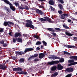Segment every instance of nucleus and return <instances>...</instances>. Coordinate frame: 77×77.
<instances>
[{
  "label": "nucleus",
  "instance_id": "1",
  "mask_svg": "<svg viewBox=\"0 0 77 77\" xmlns=\"http://www.w3.org/2000/svg\"><path fill=\"white\" fill-rule=\"evenodd\" d=\"M27 22V23H26V26L27 27H30L33 29L35 28V26L32 24V21L28 20Z\"/></svg>",
  "mask_w": 77,
  "mask_h": 77
},
{
  "label": "nucleus",
  "instance_id": "2",
  "mask_svg": "<svg viewBox=\"0 0 77 77\" xmlns=\"http://www.w3.org/2000/svg\"><path fill=\"white\" fill-rule=\"evenodd\" d=\"M45 19L43 18H41L40 19L42 23H45V21H46V20L48 21L49 23H52V21L51 19L48 17H45Z\"/></svg>",
  "mask_w": 77,
  "mask_h": 77
},
{
  "label": "nucleus",
  "instance_id": "3",
  "mask_svg": "<svg viewBox=\"0 0 77 77\" xmlns=\"http://www.w3.org/2000/svg\"><path fill=\"white\" fill-rule=\"evenodd\" d=\"M75 61L73 60H68V63H70L68 64V66H72V65H77V62H74Z\"/></svg>",
  "mask_w": 77,
  "mask_h": 77
},
{
  "label": "nucleus",
  "instance_id": "4",
  "mask_svg": "<svg viewBox=\"0 0 77 77\" xmlns=\"http://www.w3.org/2000/svg\"><path fill=\"white\" fill-rule=\"evenodd\" d=\"M9 24L12 25V26L14 25V24L13 23L10 21L5 22L4 23V25L5 26H7L8 25V27H11V26Z\"/></svg>",
  "mask_w": 77,
  "mask_h": 77
},
{
  "label": "nucleus",
  "instance_id": "5",
  "mask_svg": "<svg viewBox=\"0 0 77 77\" xmlns=\"http://www.w3.org/2000/svg\"><path fill=\"white\" fill-rule=\"evenodd\" d=\"M63 15H61L60 16V17L61 18V19H63V20H65V17H66V18L67 17H68L69 16V14H62ZM63 15L64 16H63Z\"/></svg>",
  "mask_w": 77,
  "mask_h": 77
},
{
  "label": "nucleus",
  "instance_id": "6",
  "mask_svg": "<svg viewBox=\"0 0 77 77\" xmlns=\"http://www.w3.org/2000/svg\"><path fill=\"white\" fill-rule=\"evenodd\" d=\"M74 71V69L72 68V67H70L69 68H67L65 71V72H72V71Z\"/></svg>",
  "mask_w": 77,
  "mask_h": 77
},
{
  "label": "nucleus",
  "instance_id": "7",
  "mask_svg": "<svg viewBox=\"0 0 77 77\" xmlns=\"http://www.w3.org/2000/svg\"><path fill=\"white\" fill-rule=\"evenodd\" d=\"M7 4L10 5V9H11L12 11H15V8L13 6L12 4L10 3V2H8Z\"/></svg>",
  "mask_w": 77,
  "mask_h": 77
},
{
  "label": "nucleus",
  "instance_id": "8",
  "mask_svg": "<svg viewBox=\"0 0 77 77\" xmlns=\"http://www.w3.org/2000/svg\"><path fill=\"white\" fill-rule=\"evenodd\" d=\"M13 70L14 71H23V69L20 67H18L17 68H14L13 69Z\"/></svg>",
  "mask_w": 77,
  "mask_h": 77
},
{
  "label": "nucleus",
  "instance_id": "9",
  "mask_svg": "<svg viewBox=\"0 0 77 77\" xmlns=\"http://www.w3.org/2000/svg\"><path fill=\"white\" fill-rule=\"evenodd\" d=\"M58 63V61H53L48 62V64L49 65H55V64H57Z\"/></svg>",
  "mask_w": 77,
  "mask_h": 77
},
{
  "label": "nucleus",
  "instance_id": "10",
  "mask_svg": "<svg viewBox=\"0 0 77 77\" xmlns=\"http://www.w3.org/2000/svg\"><path fill=\"white\" fill-rule=\"evenodd\" d=\"M34 49L33 48H26L24 52L26 53L27 51H33Z\"/></svg>",
  "mask_w": 77,
  "mask_h": 77
},
{
  "label": "nucleus",
  "instance_id": "11",
  "mask_svg": "<svg viewBox=\"0 0 77 77\" xmlns=\"http://www.w3.org/2000/svg\"><path fill=\"white\" fill-rule=\"evenodd\" d=\"M14 5L16 6H18V8H19V9H25V8L24 7H21L19 5V4L18 3H15Z\"/></svg>",
  "mask_w": 77,
  "mask_h": 77
},
{
  "label": "nucleus",
  "instance_id": "12",
  "mask_svg": "<svg viewBox=\"0 0 77 77\" xmlns=\"http://www.w3.org/2000/svg\"><path fill=\"white\" fill-rule=\"evenodd\" d=\"M69 58L71 59H74L75 60H77V56H70Z\"/></svg>",
  "mask_w": 77,
  "mask_h": 77
},
{
  "label": "nucleus",
  "instance_id": "13",
  "mask_svg": "<svg viewBox=\"0 0 77 77\" xmlns=\"http://www.w3.org/2000/svg\"><path fill=\"white\" fill-rule=\"evenodd\" d=\"M36 12L37 14H41V15L44 14V13H43L42 11L39 9H37L36 10Z\"/></svg>",
  "mask_w": 77,
  "mask_h": 77
},
{
  "label": "nucleus",
  "instance_id": "14",
  "mask_svg": "<svg viewBox=\"0 0 77 77\" xmlns=\"http://www.w3.org/2000/svg\"><path fill=\"white\" fill-rule=\"evenodd\" d=\"M45 56V55L43 53H42L39 54V58L40 59H42Z\"/></svg>",
  "mask_w": 77,
  "mask_h": 77
},
{
  "label": "nucleus",
  "instance_id": "15",
  "mask_svg": "<svg viewBox=\"0 0 77 77\" xmlns=\"http://www.w3.org/2000/svg\"><path fill=\"white\" fill-rule=\"evenodd\" d=\"M38 56V54H35L34 55L32 56L31 57H30L29 59L28 60H30L31 59H32V58H33V57H37Z\"/></svg>",
  "mask_w": 77,
  "mask_h": 77
},
{
  "label": "nucleus",
  "instance_id": "16",
  "mask_svg": "<svg viewBox=\"0 0 77 77\" xmlns=\"http://www.w3.org/2000/svg\"><path fill=\"white\" fill-rule=\"evenodd\" d=\"M18 36H21V34L20 33H16L15 34V38H17V37H18Z\"/></svg>",
  "mask_w": 77,
  "mask_h": 77
},
{
  "label": "nucleus",
  "instance_id": "17",
  "mask_svg": "<svg viewBox=\"0 0 77 77\" xmlns=\"http://www.w3.org/2000/svg\"><path fill=\"white\" fill-rule=\"evenodd\" d=\"M65 34L66 35L69 36H72L73 35V34H71V33H69L67 32H65Z\"/></svg>",
  "mask_w": 77,
  "mask_h": 77
},
{
  "label": "nucleus",
  "instance_id": "18",
  "mask_svg": "<svg viewBox=\"0 0 77 77\" xmlns=\"http://www.w3.org/2000/svg\"><path fill=\"white\" fill-rule=\"evenodd\" d=\"M58 7L60 9V10H63V5L61 4H60L58 5Z\"/></svg>",
  "mask_w": 77,
  "mask_h": 77
},
{
  "label": "nucleus",
  "instance_id": "19",
  "mask_svg": "<svg viewBox=\"0 0 77 77\" xmlns=\"http://www.w3.org/2000/svg\"><path fill=\"white\" fill-rule=\"evenodd\" d=\"M64 59L61 58L60 60H59L58 61V63L60 62V63H63L64 62Z\"/></svg>",
  "mask_w": 77,
  "mask_h": 77
},
{
  "label": "nucleus",
  "instance_id": "20",
  "mask_svg": "<svg viewBox=\"0 0 77 77\" xmlns=\"http://www.w3.org/2000/svg\"><path fill=\"white\" fill-rule=\"evenodd\" d=\"M16 54H19L20 55H21L22 54H24V52L23 51L21 52H16Z\"/></svg>",
  "mask_w": 77,
  "mask_h": 77
},
{
  "label": "nucleus",
  "instance_id": "21",
  "mask_svg": "<svg viewBox=\"0 0 77 77\" xmlns=\"http://www.w3.org/2000/svg\"><path fill=\"white\" fill-rule=\"evenodd\" d=\"M18 74H27V72H24V71H20V72H18Z\"/></svg>",
  "mask_w": 77,
  "mask_h": 77
},
{
  "label": "nucleus",
  "instance_id": "22",
  "mask_svg": "<svg viewBox=\"0 0 77 77\" xmlns=\"http://www.w3.org/2000/svg\"><path fill=\"white\" fill-rule=\"evenodd\" d=\"M56 68H57V67L56 66H53L51 68V71H54L56 70Z\"/></svg>",
  "mask_w": 77,
  "mask_h": 77
},
{
  "label": "nucleus",
  "instance_id": "23",
  "mask_svg": "<svg viewBox=\"0 0 77 77\" xmlns=\"http://www.w3.org/2000/svg\"><path fill=\"white\" fill-rule=\"evenodd\" d=\"M6 68V66H3L2 65H0V69H3L4 70L5 69V68Z\"/></svg>",
  "mask_w": 77,
  "mask_h": 77
},
{
  "label": "nucleus",
  "instance_id": "24",
  "mask_svg": "<svg viewBox=\"0 0 77 77\" xmlns=\"http://www.w3.org/2000/svg\"><path fill=\"white\" fill-rule=\"evenodd\" d=\"M64 54H67V55H71V54L68 52L67 51H63Z\"/></svg>",
  "mask_w": 77,
  "mask_h": 77
},
{
  "label": "nucleus",
  "instance_id": "25",
  "mask_svg": "<svg viewBox=\"0 0 77 77\" xmlns=\"http://www.w3.org/2000/svg\"><path fill=\"white\" fill-rule=\"evenodd\" d=\"M63 26L64 29H69V28L68 27V26H67L66 25H63Z\"/></svg>",
  "mask_w": 77,
  "mask_h": 77
},
{
  "label": "nucleus",
  "instance_id": "26",
  "mask_svg": "<svg viewBox=\"0 0 77 77\" xmlns=\"http://www.w3.org/2000/svg\"><path fill=\"white\" fill-rule=\"evenodd\" d=\"M50 5H54V1H50L49 2Z\"/></svg>",
  "mask_w": 77,
  "mask_h": 77
},
{
  "label": "nucleus",
  "instance_id": "27",
  "mask_svg": "<svg viewBox=\"0 0 77 77\" xmlns=\"http://www.w3.org/2000/svg\"><path fill=\"white\" fill-rule=\"evenodd\" d=\"M63 68V67L62 66L58 67V70H62Z\"/></svg>",
  "mask_w": 77,
  "mask_h": 77
},
{
  "label": "nucleus",
  "instance_id": "28",
  "mask_svg": "<svg viewBox=\"0 0 77 77\" xmlns=\"http://www.w3.org/2000/svg\"><path fill=\"white\" fill-rule=\"evenodd\" d=\"M57 74H58V73L57 72H55L53 75V77H56L57 76Z\"/></svg>",
  "mask_w": 77,
  "mask_h": 77
},
{
  "label": "nucleus",
  "instance_id": "29",
  "mask_svg": "<svg viewBox=\"0 0 77 77\" xmlns=\"http://www.w3.org/2000/svg\"><path fill=\"white\" fill-rule=\"evenodd\" d=\"M52 58L53 59V60H55V59H58V57L56 56H53L52 57Z\"/></svg>",
  "mask_w": 77,
  "mask_h": 77
},
{
  "label": "nucleus",
  "instance_id": "30",
  "mask_svg": "<svg viewBox=\"0 0 77 77\" xmlns=\"http://www.w3.org/2000/svg\"><path fill=\"white\" fill-rule=\"evenodd\" d=\"M67 48H74L75 47V46H71L69 45H67Z\"/></svg>",
  "mask_w": 77,
  "mask_h": 77
},
{
  "label": "nucleus",
  "instance_id": "31",
  "mask_svg": "<svg viewBox=\"0 0 77 77\" xmlns=\"http://www.w3.org/2000/svg\"><path fill=\"white\" fill-rule=\"evenodd\" d=\"M17 41L19 42H22V39L21 38H18Z\"/></svg>",
  "mask_w": 77,
  "mask_h": 77
},
{
  "label": "nucleus",
  "instance_id": "32",
  "mask_svg": "<svg viewBox=\"0 0 77 77\" xmlns=\"http://www.w3.org/2000/svg\"><path fill=\"white\" fill-rule=\"evenodd\" d=\"M41 42L39 41L37 42L35 44V45H41Z\"/></svg>",
  "mask_w": 77,
  "mask_h": 77
},
{
  "label": "nucleus",
  "instance_id": "33",
  "mask_svg": "<svg viewBox=\"0 0 77 77\" xmlns=\"http://www.w3.org/2000/svg\"><path fill=\"white\" fill-rule=\"evenodd\" d=\"M58 1L60 3H61V4H63L64 3V2L63 0H58Z\"/></svg>",
  "mask_w": 77,
  "mask_h": 77
},
{
  "label": "nucleus",
  "instance_id": "34",
  "mask_svg": "<svg viewBox=\"0 0 77 77\" xmlns=\"http://www.w3.org/2000/svg\"><path fill=\"white\" fill-rule=\"evenodd\" d=\"M58 12L59 13V14L60 15H62V14L63 12H62V11L61 10H60L58 11Z\"/></svg>",
  "mask_w": 77,
  "mask_h": 77
},
{
  "label": "nucleus",
  "instance_id": "35",
  "mask_svg": "<svg viewBox=\"0 0 77 77\" xmlns=\"http://www.w3.org/2000/svg\"><path fill=\"white\" fill-rule=\"evenodd\" d=\"M2 1H4V2H5L7 4H8V3L9 2V1H7V0H1Z\"/></svg>",
  "mask_w": 77,
  "mask_h": 77
},
{
  "label": "nucleus",
  "instance_id": "36",
  "mask_svg": "<svg viewBox=\"0 0 77 77\" xmlns=\"http://www.w3.org/2000/svg\"><path fill=\"white\" fill-rule=\"evenodd\" d=\"M71 76H72V75L71 74H69L67 75H66L65 76V77H71Z\"/></svg>",
  "mask_w": 77,
  "mask_h": 77
},
{
  "label": "nucleus",
  "instance_id": "37",
  "mask_svg": "<svg viewBox=\"0 0 77 77\" xmlns=\"http://www.w3.org/2000/svg\"><path fill=\"white\" fill-rule=\"evenodd\" d=\"M50 8H51V10L52 11H54V10H55V9H54V8H53L52 6H50Z\"/></svg>",
  "mask_w": 77,
  "mask_h": 77
},
{
  "label": "nucleus",
  "instance_id": "38",
  "mask_svg": "<svg viewBox=\"0 0 77 77\" xmlns=\"http://www.w3.org/2000/svg\"><path fill=\"white\" fill-rule=\"evenodd\" d=\"M73 41H77V37H73Z\"/></svg>",
  "mask_w": 77,
  "mask_h": 77
},
{
  "label": "nucleus",
  "instance_id": "39",
  "mask_svg": "<svg viewBox=\"0 0 77 77\" xmlns=\"http://www.w3.org/2000/svg\"><path fill=\"white\" fill-rule=\"evenodd\" d=\"M48 30L51 31V32H54V30H53V29L52 28H49L48 29Z\"/></svg>",
  "mask_w": 77,
  "mask_h": 77
},
{
  "label": "nucleus",
  "instance_id": "40",
  "mask_svg": "<svg viewBox=\"0 0 77 77\" xmlns=\"http://www.w3.org/2000/svg\"><path fill=\"white\" fill-rule=\"evenodd\" d=\"M24 61V59H20V62H23Z\"/></svg>",
  "mask_w": 77,
  "mask_h": 77
},
{
  "label": "nucleus",
  "instance_id": "41",
  "mask_svg": "<svg viewBox=\"0 0 77 77\" xmlns=\"http://www.w3.org/2000/svg\"><path fill=\"white\" fill-rule=\"evenodd\" d=\"M51 34L53 35L54 36H56V33H55L54 32H51Z\"/></svg>",
  "mask_w": 77,
  "mask_h": 77
},
{
  "label": "nucleus",
  "instance_id": "42",
  "mask_svg": "<svg viewBox=\"0 0 77 77\" xmlns=\"http://www.w3.org/2000/svg\"><path fill=\"white\" fill-rule=\"evenodd\" d=\"M42 42L45 45V46H46L47 45V43L45 42V41H43Z\"/></svg>",
  "mask_w": 77,
  "mask_h": 77
},
{
  "label": "nucleus",
  "instance_id": "43",
  "mask_svg": "<svg viewBox=\"0 0 77 77\" xmlns=\"http://www.w3.org/2000/svg\"><path fill=\"white\" fill-rule=\"evenodd\" d=\"M17 39L16 38L15 39H14V38L13 39V41L14 42H16V41H17Z\"/></svg>",
  "mask_w": 77,
  "mask_h": 77
},
{
  "label": "nucleus",
  "instance_id": "44",
  "mask_svg": "<svg viewBox=\"0 0 77 77\" xmlns=\"http://www.w3.org/2000/svg\"><path fill=\"white\" fill-rule=\"evenodd\" d=\"M0 43L1 44H4V41H3V40H2V41H0Z\"/></svg>",
  "mask_w": 77,
  "mask_h": 77
},
{
  "label": "nucleus",
  "instance_id": "45",
  "mask_svg": "<svg viewBox=\"0 0 77 77\" xmlns=\"http://www.w3.org/2000/svg\"><path fill=\"white\" fill-rule=\"evenodd\" d=\"M34 37L35 38H36L37 39H38L39 38V36L36 35H34Z\"/></svg>",
  "mask_w": 77,
  "mask_h": 77
},
{
  "label": "nucleus",
  "instance_id": "46",
  "mask_svg": "<svg viewBox=\"0 0 77 77\" xmlns=\"http://www.w3.org/2000/svg\"><path fill=\"white\" fill-rule=\"evenodd\" d=\"M3 29H1L0 30V32H3Z\"/></svg>",
  "mask_w": 77,
  "mask_h": 77
},
{
  "label": "nucleus",
  "instance_id": "47",
  "mask_svg": "<svg viewBox=\"0 0 77 77\" xmlns=\"http://www.w3.org/2000/svg\"><path fill=\"white\" fill-rule=\"evenodd\" d=\"M67 21L69 23V22H71V19H68Z\"/></svg>",
  "mask_w": 77,
  "mask_h": 77
},
{
  "label": "nucleus",
  "instance_id": "48",
  "mask_svg": "<svg viewBox=\"0 0 77 77\" xmlns=\"http://www.w3.org/2000/svg\"><path fill=\"white\" fill-rule=\"evenodd\" d=\"M39 8H44V6H42V5H40L39 6Z\"/></svg>",
  "mask_w": 77,
  "mask_h": 77
},
{
  "label": "nucleus",
  "instance_id": "49",
  "mask_svg": "<svg viewBox=\"0 0 77 77\" xmlns=\"http://www.w3.org/2000/svg\"><path fill=\"white\" fill-rule=\"evenodd\" d=\"M23 35L24 37H26L27 36V34H23Z\"/></svg>",
  "mask_w": 77,
  "mask_h": 77
},
{
  "label": "nucleus",
  "instance_id": "50",
  "mask_svg": "<svg viewBox=\"0 0 77 77\" xmlns=\"http://www.w3.org/2000/svg\"><path fill=\"white\" fill-rule=\"evenodd\" d=\"M38 60H39L38 59H35L34 60V61H35V62H36V61H38Z\"/></svg>",
  "mask_w": 77,
  "mask_h": 77
},
{
  "label": "nucleus",
  "instance_id": "51",
  "mask_svg": "<svg viewBox=\"0 0 77 77\" xmlns=\"http://www.w3.org/2000/svg\"><path fill=\"white\" fill-rule=\"evenodd\" d=\"M71 19H72V20H75V19L74 18V17H72L71 18Z\"/></svg>",
  "mask_w": 77,
  "mask_h": 77
},
{
  "label": "nucleus",
  "instance_id": "52",
  "mask_svg": "<svg viewBox=\"0 0 77 77\" xmlns=\"http://www.w3.org/2000/svg\"><path fill=\"white\" fill-rule=\"evenodd\" d=\"M62 66L61 65V64L60 63L58 64V67H59V66Z\"/></svg>",
  "mask_w": 77,
  "mask_h": 77
},
{
  "label": "nucleus",
  "instance_id": "53",
  "mask_svg": "<svg viewBox=\"0 0 77 77\" xmlns=\"http://www.w3.org/2000/svg\"><path fill=\"white\" fill-rule=\"evenodd\" d=\"M40 49V48L39 47H37L36 48V50H39Z\"/></svg>",
  "mask_w": 77,
  "mask_h": 77
},
{
  "label": "nucleus",
  "instance_id": "54",
  "mask_svg": "<svg viewBox=\"0 0 77 77\" xmlns=\"http://www.w3.org/2000/svg\"><path fill=\"white\" fill-rule=\"evenodd\" d=\"M64 46L65 47H67L68 45H64Z\"/></svg>",
  "mask_w": 77,
  "mask_h": 77
},
{
  "label": "nucleus",
  "instance_id": "55",
  "mask_svg": "<svg viewBox=\"0 0 77 77\" xmlns=\"http://www.w3.org/2000/svg\"><path fill=\"white\" fill-rule=\"evenodd\" d=\"M11 33H12V32H9V35H11Z\"/></svg>",
  "mask_w": 77,
  "mask_h": 77
},
{
  "label": "nucleus",
  "instance_id": "56",
  "mask_svg": "<svg viewBox=\"0 0 77 77\" xmlns=\"http://www.w3.org/2000/svg\"><path fill=\"white\" fill-rule=\"evenodd\" d=\"M48 58H49V59H51L52 58V57H48Z\"/></svg>",
  "mask_w": 77,
  "mask_h": 77
},
{
  "label": "nucleus",
  "instance_id": "57",
  "mask_svg": "<svg viewBox=\"0 0 77 77\" xmlns=\"http://www.w3.org/2000/svg\"><path fill=\"white\" fill-rule=\"evenodd\" d=\"M7 12L8 14H9V10H7Z\"/></svg>",
  "mask_w": 77,
  "mask_h": 77
},
{
  "label": "nucleus",
  "instance_id": "58",
  "mask_svg": "<svg viewBox=\"0 0 77 77\" xmlns=\"http://www.w3.org/2000/svg\"><path fill=\"white\" fill-rule=\"evenodd\" d=\"M55 30H58V28H55Z\"/></svg>",
  "mask_w": 77,
  "mask_h": 77
},
{
  "label": "nucleus",
  "instance_id": "59",
  "mask_svg": "<svg viewBox=\"0 0 77 77\" xmlns=\"http://www.w3.org/2000/svg\"><path fill=\"white\" fill-rule=\"evenodd\" d=\"M75 15H77V11L75 12Z\"/></svg>",
  "mask_w": 77,
  "mask_h": 77
},
{
  "label": "nucleus",
  "instance_id": "60",
  "mask_svg": "<svg viewBox=\"0 0 77 77\" xmlns=\"http://www.w3.org/2000/svg\"><path fill=\"white\" fill-rule=\"evenodd\" d=\"M40 1H41V2H43V1H45V0H39Z\"/></svg>",
  "mask_w": 77,
  "mask_h": 77
},
{
  "label": "nucleus",
  "instance_id": "61",
  "mask_svg": "<svg viewBox=\"0 0 77 77\" xmlns=\"http://www.w3.org/2000/svg\"><path fill=\"white\" fill-rule=\"evenodd\" d=\"M60 28H58V31H60Z\"/></svg>",
  "mask_w": 77,
  "mask_h": 77
},
{
  "label": "nucleus",
  "instance_id": "62",
  "mask_svg": "<svg viewBox=\"0 0 77 77\" xmlns=\"http://www.w3.org/2000/svg\"><path fill=\"white\" fill-rule=\"evenodd\" d=\"M41 48H43V46H41Z\"/></svg>",
  "mask_w": 77,
  "mask_h": 77
},
{
  "label": "nucleus",
  "instance_id": "63",
  "mask_svg": "<svg viewBox=\"0 0 77 77\" xmlns=\"http://www.w3.org/2000/svg\"><path fill=\"white\" fill-rule=\"evenodd\" d=\"M3 13H2V14H1V16H3Z\"/></svg>",
  "mask_w": 77,
  "mask_h": 77
},
{
  "label": "nucleus",
  "instance_id": "64",
  "mask_svg": "<svg viewBox=\"0 0 77 77\" xmlns=\"http://www.w3.org/2000/svg\"><path fill=\"white\" fill-rule=\"evenodd\" d=\"M72 14H73L74 15H75V13H72Z\"/></svg>",
  "mask_w": 77,
  "mask_h": 77
}]
</instances>
